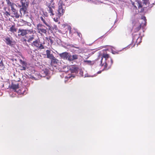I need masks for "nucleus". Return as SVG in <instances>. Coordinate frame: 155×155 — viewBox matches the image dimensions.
I'll list each match as a JSON object with an SVG mask.
<instances>
[{"mask_svg":"<svg viewBox=\"0 0 155 155\" xmlns=\"http://www.w3.org/2000/svg\"><path fill=\"white\" fill-rule=\"evenodd\" d=\"M68 1V0H60L59 2L58 8L61 6L62 9H64L63 6L65 5L68 6L69 5V3L68 4L67 2Z\"/></svg>","mask_w":155,"mask_h":155,"instance_id":"obj_9","label":"nucleus"},{"mask_svg":"<svg viewBox=\"0 0 155 155\" xmlns=\"http://www.w3.org/2000/svg\"><path fill=\"white\" fill-rule=\"evenodd\" d=\"M1 58H0V67L2 68L4 66V64L2 60H1Z\"/></svg>","mask_w":155,"mask_h":155,"instance_id":"obj_36","label":"nucleus"},{"mask_svg":"<svg viewBox=\"0 0 155 155\" xmlns=\"http://www.w3.org/2000/svg\"><path fill=\"white\" fill-rule=\"evenodd\" d=\"M26 66H21V70H25L26 69Z\"/></svg>","mask_w":155,"mask_h":155,"instance_id":"obj_37","label":"nucleus"},{"mask_svg":"<svg viewBox=\"0 0 155 155\" xmlns=\"http://www.w3.org/2000/svg\"><path fill=\"white\" fill-rule=\"evenodd\" d=\"M109 57V55L107 54H103L102 57L101 58V66H104V69H107V65L109 64L111 65L113 64V60L111 58L110 59V62H107L106 61Z\"/></svg>","mask_w":155,"mask_h":155,"instance_id":"obj_1","label":"nucleus"},{"mask_svg":"<svg viewBox=\"0 0 155 155\" xmlns=\"http://www.w3.org/2000/svg\"><path fill=\"white\" fill-rule=\"evenodd\" d=\"M45 72V73L46 74H48L47 72V71L46 72H45Z\"/></svg>","mask_w":155,"mask_h":155,"instance_id":"obj_46","label":"nucleus"},{"mask_svg":"<svg viewBox=\"0 0 155 155\" xmlns=\"http://www.w3.org/2000/svg\"><path fill=\"white\" fill-rule=\"evenodd\" d=\"M78 58V56L77 55H71L68 57V60L70 61H72L74 60L77 59Z\"/></svg>","mask_w":155,"mask_h":155,"instance_id":"obj_18","label":"nucleus"},{"mask_svg":"<svg viewBox=\"0 0 155 155\" xmlns=\"http://www.w3.org/2000/svg\"><path fill=\"white\" fill-rule=\"evenodd\" d=\"M77 33L78 34V35L80 37H81V36H82V35H81V34L80 33H79L78 32H77Z\"/></svg>","mask_w":155,"mask_h":155,"instance_id":"obj_41","label":"nucleus"},{"mask_svg":"<svg viewBox=\"0 0 155 155\" xmlns=\"http://www.w3.org/2000/svg\"><path fill=\"white\" fill-rule=\"evenodd\" d=\"M68 46H69V47L70 48H78L75 46L74 45H70V44H68Z\"/></svg>","mask_w":155,"mask_h":155,"instance_id":"obj_33","label":"nucleus"},{"mask_svg":"<svg viewBox=\"0 0 155 155\" xmlns=\"http://www.w3.org/2000/svg\"><path fill=\"white\" fill-rule=\"evenodd\" d=\"M11 10L14 14V16L16 18H18L19 17V15L18 13V11L14 8V7H12Z\"/></svg>","mask_w":155,"mask_h":155,"instance_id":"obj_13","label":"nucleus"},{"mask_svg":"<svg viewBox=\"0 0 155 155\" xmlns=\"http://www.w3.org/2000/svg\"><path fill=\"white\" fill-rule=\"evenodd\" d=\"M43 15H45L46 17H47L48 16L47 13L46 12L44 13H43Z\"/></svg>","mask_w":155,"mask_h":155,"instance_id":"obj_42","label":"nucleus"},{"mask_svg":"<svg viewBox=\"0 0 155 155\" xmlns=\"http://www.w3.org/2000/svg\"><path fill=\"white\" fill-rule=\"evenodd\" d=\"M51 60V64L52 66H54V64H56L58 62V60L56 59L54 57L50 59Z\"/></svg>","mask_w":155,"mask_h":155,"instance_id":"obj_15","label":"nucleus"},{"mask_svg":"<svg viewBox=\"0 0 155 155\" xmlns=\"http://www.w3.org/2000/svg\"><path fill=\"white\" fill-rule=\"evenodd\" d=\"M64 11V9H62L61 6H60L57 12L55 13L56 17L54 18V21L56 22H58L60 17L63 15Z\"/></svg>","mask_w":155,"mask_h":155,"instance_id":"obj_3","label":"nucleus"},{"mask_svg":"<svg viewBox=\"0 0 155 155\" xmlns=\"http://www.w3.org/2000/svg\"><path fill=\"white\" fill-rule=\"evenodd\" d=\"M60 56L64 58H68V53L67 52H64L60 54Z\"/></svg>","mask_w":155,"mask_h":155,"instance_id":"obj_22","label":"nucleus"},{"mask_svg":"<svg viewBox=\"0 0 155 155\" xmlns=\"http://www.w3.org/2000/svg\"><path fill=\"white\" fill-rule=\"evenodd\" d=\"M70 70L72 73H77L78 72V68L75 66L72 65L70 68Z\"/></svg>","mask_w":155,"mask_h":155,"instance_id":"obj_12","label":"nucleus"},{"mask_svg":"<svg viewBox=\"0 0 155 155\" xmlns=\"http://www.w3.org/2000/svg\"><path fill=\"white\" fill-rule=\"evenodd\" d=\"M47 58L51 59L54 58V56L51 53V51L49 50H47L46 51Z\"/></svg>","mask_w":155,"mask_h":155,"instance_id":"obj_16","label":"nucleus"},{"mask_svg":"<svg viewBox=\"0 0 155 155\" xmlns=\"http://www.w3.org/2000/svg\"><path fill=\"white\" fill-rule=\"evenodd\" d=\"M84 62H86L88 64H94L93 61H91L89 60H86Z\"/></svg>","mask_w":155,"mask_h":155,"instance_id":"obj_32","label":"nucleus"},{"mask_svg":"<svg viewBox=\"0 0 155 155\" xmlns=\"http://www.w3.org/2000/svg\"><path fill=\"white\" fill-rule=\"evenodd\" d=\"M133 41L136 40V42L137 43H138L139 44L141 42V37H140L139 35L134 34H133Z\"/></svg>","mask_w":155,"mask_h":155,"instance_id":"obj_8","label":"nucleus"},{"mask_svg":"<svg viewBox=\"0 0 155 155\" xmlns=\"http://www.w3.org/2000/svg\"><path fill=\"white\" fill-rule=\"evenodd\" d=\"M15 52H16L17 53V54H15V55L18 54L19 55H21V53L19 51H18L17 49H15Z\"/></svg>","mask_w":155,"mask_h":155,"instance_id":"obj_35","label":"nucleus"},{"mask_svg":"<svg viewBox=\"0 0 155 155\" xmlns=\"http://www.w3.org/2000/svg\"><path fill=\"white\" fill-rule=\"evenodd\" d=\"M142 3L146 5H148L149 3L148 0H142Z\"/></svg>","mask_w":155,"mask_h":155,"instance_id":"obj_30","label":"nucleus"},{"mask_svg":"<svg viewBox=\"0 0 155 155\" xmlns=\"http://www.w3.org/2000/svg\"><path fill=\"white\" fill-rule=\"evenodd\" d=\"M52 28H53H53H54L55 30H57V29H58V28H57V26L56 25H54L53 28L52 27Z\"/></svg>","mask_w":155,"mask_h":155,"instance_id":"obj_39","label":"nucleus"},{"mask_svg":"<svg viewBox=\"0 0 155 155\" xmlns=\"http://www.w3.org/2000/svg\"><path fill=\"white\" fill-rule=\"evenodd\" d=\"M22 7L20 8V11H23L24 12H25L27 10V8L28 6H27L26 5H22Z\"/></svg>","mask_w":155,"mask_h":155,"instance_id":"obj_25","label":"nucleus"},{"mask_svg":"<svg viewBox=\"0 0 155 155\" xmlns=\"http://www.w3.org/2000/svg\"><path fill=\"white\" fill-rule=\"evenodd\" d=\"M49 2H48V3H51V4H52L53 3V2L54 0H49Z\"/></svg>","mask_w":155,"mask_h":155,"instance_id":"obj_40","label":"nucleus"},{"mask_svg":"<svg viewBox=\"0 0 155 155\" xmlns=\"http://www.w3.org/2000/svg\"><path fill=\"white\" fill-rule=\"evenodd\" d=\"M46 48H50V47H47L46 46H45Z\"/></svg>","mask_w":155,"mask_h":155,"instance_id":"obj_45","label":"nucleus"},{"mask_svg":"<svg viewBox=\"0 0 155 155\" xmlns=\"http://www.w3.org/2000/svg\"><path fill=\"white\" fill-rule=\"evenodd\" d=\"M40 18L41 21L43 22V23L45 24L47 27L48 28H47V29H48L50 31H52L53 28L50 23L49 22L45 20V18L43 16H41L40 17Z\"/></svg>","mask_w":155,"mask_h":155,"instance_id":"obj_6","label":"nucleus"},{"mask_svg":"<svg viewBox=\"0 0 155 155\" xmlns=\"http://www.w3.org/2000/svg\"><path fill=\"white\" fill-rule=\"evenodd\" d=\"M101 71H100L98 72V73L99 74V73H101Z\"/></svg>","mask_w":155,"mask_h":155,"instance_id":"obj_47","label":"nucleus"},{"mask_svg":"<svg viewBox=\"0 0 155 155\" xmlns=\"http://www.w3.org/2000/svg\"><path fill=\"white\" fill-rule=\"evenodd\" d=\"M28 31V30L19 29H18V33H20V34H18V35H20L22 36H25L27 34Z\"/></svg>","mask_w":155,"mask_h":155,"instance_id":"obj_11","label":"nucleus"},{"mask_svg":"<svg viewBox=\"0 0 155 155\" xmlns=\"http://www.w3.org/2000/svg\"><path fill=\"white\" fill-rule=\"evenodd\" d=\"M102 48H114L113 47L110 45H104L101 47Z\"/></svg>","mask_w":155,"mask_h":155,"instance_id":"obj_29","label":"nucleus"},{"mask_svg":"<svg viewBox=\"0 0 155 155\" xmlns=\"http://www.w3.org/2000/svg\"><path fill=\"white\" fill-rule=\"evenodd\" d=\"M20 63L22 65V66H26L27 64V63L25 61H23L22 60L20 59L19 60Z\"/></svg>","mask_w":155,"mask_h":155,"instance_id":"obj_28","label":"nucleus"},{"mask_svg":"<svg viewBox=\"0 0 155 155\" xmlns=\"http://www.w3.org/2000/svg\"><path fill=\"white\" fill-rule=\"evenodd\" d=\"M43 27H45V26L41 24H39L37 25V28L38 31V32L40 33V32H41L46 34L47 32V31L46 29H44ZM46 28H48L47 27H46Z\"/></svg>","mask_w":155,"mask_h":155,"instance_id":"obj_7","label":"nucleus"},{"mask_svg":"<svg viewBox=\"0 0 155 155\" xmlns=\"http://www.w3.org/2000/svg\"><path fill=\"white\" fill-rule=\"evenodd\" d=\"M35 36L34 35H30L28 38V39L26 41L25 39L24 40V41H27L29 42H31L32 41H34L35 39Z\"/></svg>","mask_w":155,"mask_h":155,"instance_id":"obj_14","label":"nucleus"},{"mask_svg":"<svg viewBox=\"0 0 155 155\" xmlns=\"http://www.w3.org/2000/svg\"><path fill=\"white\" fill-rule=\"evenodd\" d=\"M6 1L7 5L11 6V8L12 7H14V6L16 5L15 4L12 3L9 0H6Z\"/></svg>","mask_w":155,"mask_h":155,"instance_id":"obj_23","label":"nucleus"},{"mask_svg":"<svg viewBox=\"0 0 155 155\" xmlns=\"http://www.w3.org/2000/svg\"><path fill=\"white\" fill-rule=\"evenodd\" d=\"M54 4V3L52 4L49 3H47V6L48 8L47 10L48 13L50 14L51 16L54 15L55 14V7Z\"/></svg>","mask_w":155,"mask_h":155,"instance_id":"obj_4","label":"nucleus"},{"mask_svg":"<svg viewBox=\"0 0 155 155\" xmlns=\"http://www.w3.org/2000/svg\"><path fill=\"white\" fill-rule=\"evenodd\" d=\"M10 88L16 91V90L19 88L18 84H12L10 86Z\"/></svg>","mask_w":155,"mask_h":155,"instance_id":"obj_17","label":"nucleus"},{"mask_svg":"<svg viewBox=\"0 0 155 155\" xmlns=\"http://www.w3.org/2000/svg\"><path fill=\"white\" fill-rule=\"evenodd\" d=\"M17 29V28H15L14 25H12L10 28L9 31L12 33H14L16 32Z\"/></svg>","mask_w":155,"mask_h":155,"instance_id":"obj_21","label":"nucleus"},{"mask_svg":"<svg viewBox=\"0 0 155 155\" xmlns=\"http://www.w3.org/2000/svg\"><path fill=\"white\" fill-rule=\"evenodd\" d=\"M21 3L22 5H26L27 6H28V2L27 1V0H21Z\"/></svg>","mask_w":155,"mask_h":155,"instance_id":"obj_24","label":"nucleus"},{"mask_svg":"<svg viewBox=\"0 0 155 155\" xmlns=\"http://www.w3.org/2000/svg\"><path fill=\"white\" fill-rule=\"evenodd\" d=\"M4 41L7 44L11 46L12 45V38L11 37H6L4 38Z\"/></svg>","mask_w":155,"mask_h":155,"instance_id":"obj_10","label":"nucleus"},{"mask_svg":"<svg viewBox=\"0 0 155 155\" xmlns=\"http://www.w3.org/2000/svg\"><path fill=\"white\" fill-rule=\"evenodd\" d=\"M72 76L70 75H68L67 76H65V78L66 79V80H65V83H66L67 81L68 80V79L70 78Z\"/></svg>","mask_w":155,"mask_h":155,"instance_id":"obj_31","label":"nucleus"},{"mask_svg":"<svg viewBox=\"0 0 155 155\" xmlns=\"http://www.w3.org/2000/svg\"><path fill=\"white\" fill-rule=\"evenodd\" d=\"M19 23L21 24V25H26L28 23L26 21H25L23 20H21L19 21Z\"/></svg>","mask_w":155,"mask_h":155,"instance_id":"obj_27","label":"nucleus"},{"mask_svg":"<svg viewBox=\"0 0 155 155\" xmlns=\"http://www.w3.org/2000/svg\"><path fill=\"white\" fill-rule=\"evenodd\" d=\"M138 4H139V6H138L139 8L141 7H142V5L141 4H140V3H139Z\"/></svg>","mask_w":155,"mask_h":155,"instance_id":"obj_43","label":"nucleus"},{"mask_svg":"<svg viewBox=\"0 0 155 155\" xmlns=\"http://www.w3.org/2000/svg\"><path fill=\"white\" fill-rule=\"evenodd\" d=\"M121 50L119 51H117V49H112L111 52L113 54H117L119 53L120 51H121Z\"/></svg>","mask_w":155,"mask_h":155,"instance_id":"obj_26","label":"nucleus"},{"mask_svg":"<svg viewBox=\"0 0 155 155\" xmlns=\"http://www.w3.org/2000/svg\"><path fill=\"white\" fill-rule=\"evenodd\" d=\"M54 38L51 37H50L48 38H47V40L48 41V44L51 47V45L54 42Z\"/></svg>","mask_w":155,"mask_h":155,"instance_id":"obj_19","label":"nucleus"},{"mask_svg":"<svg viewBox=\"0 0 155 155\" xmlns=\"http://www.w3.org/2000/svg\"><path fill=\"white\" fill-rule=\"evenodd\" d=\"M134 45H133L130 44L128 45L127 47V48H132L134 47Z\"/></svg>","mask_w":155,"mask_h":155,"instance_id":"obj_38","label":"nucleus"},{"mask_svg":"<svg viewBox=\"0 0 155 155\" xmlns=\"http://www.w3.org/2000/svg\"><path fill=\"white\" fill-rule=\"evenodd\" d=\"M142 19L144 20V23L143 24H140L137 20L133 21V28L134 29L135 32L139 31L141 27H143L146 25L147 20L146 17L145 16H143L142 18Z\"/></svg>","mask_w":155,"mask_h":155,"instance_id":"obj_2","label":"nucleus"},{"mask_svg":"<svg viewBox=\"0 0 155 155\" xmlns=\"http://www.w3.org/2000/svg\"><path fill=\"white\" fill-rule=\"evenodd\" d=\"M31 45L33 47L38 48H44V47L38 39L35 40L31 43Z\"/></svg>","mask_w":155,"mask_h":155,"instance_id":"obj_5","label":"nucleus"},{"mask_svg":"<svg viewBox=\"0 0 155 155\" xmlns=\"http://www.w3.org/2000/svg\"><path fill=\"white\" fill-rule=\"evenodd\" d=\"M26 91V88L23 87L18 90V93L20 94H24L25 93Z\"/></svg>","mask_w":155,"mask_h":155,"instance_id":"obj_20","label":"nucleus"},{"mask_svg":"<svg viewBox=\"0 0 155 155\" xmlns=\"http://www.w3.org/2000/svg\"><path fill=\"white\" fill-rule=\"evenodd\" d=\"M28 52L29 54H31L32 52L31 51H29Z\"/></svg>","mask_w":155,"mask_h":155,"instance_id":"obj_44","label":"nucleus"},{"mask_svg":"<svg viewBox=\"0 0 155 155\" xmlns=\"http://www.w3.org/2000/svg\"><path fill=\"white\" fill-rule=\"evenodd\" d=\"M4 15H5V16L8 17L10 15V14L8 12L6 11L4 13Z\"/></svg>","mask_w":155,"mask_h":155,"instance_id":"obj_34","label":"nucleus"},{"mask_svg":"<svg viewBox=\"0 0 155 155\" xmlns=\"http://www.w3.org/2000/svg\"><path fill=\"white\" fill-rule=\"evenodd\" d=\"M123 48H124V49L126 48V47Z\"/></svg>","mask_w":155,"mask_h":155,"instance_id":"obj_48","label":"nucleus"}]
</instances>
